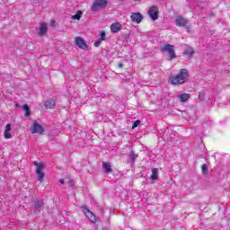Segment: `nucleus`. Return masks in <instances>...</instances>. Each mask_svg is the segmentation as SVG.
Segmentation results:
<instances>
[{
	"instance_id": "obj_1",
	"label": "nucleus",
	"mask_w": 230,
	"mask_h": 230,
	"mask_svg": "<svg viewBox=\"0 0 230 230\" xmlns=\"http://www.w3.org/2000/svg\"><path fill=\"white\" fill-rule=\"evenodd\" d=\"M188 76H190L188 69L182 68L176 75L170 78V84L172 85H182V84H186Z\"/></svg>"
},
{
	"instance_id": "obj_2",
	"label": "nucleus",
	"mask_w": 230,
	"mask_h": 230,
	"mask_svg": "<svg viewBox=\"0 0 230 230\" xmlns=\"http://www.w3.org/2000/svg\"><path fill=\"white\" fill-rule=\"evenodd\" d=\"M109 0H93L92 5L90 6V10L92 12H100V10L107 8Z\"/></svg>"
},
{
	"instance_id": "obj_3",
	"label": "nucleus",
	"mask_w": 230,
	"mask_h": 230,
	"mask_svg": "<svg viewBox=\"0 0 230 230\" xmlns=\"http://www.w3.org/2000/svg\"><path fill=\"white\" fill-rule=\"evenodd\" d=\"M161 51L167 53V58L169 60H173V58H177L175 54V49H173V45L165 44L161 47Z\"/></svg>"
},
{
	"instance_id": "obj_4",
	"label": "nucleus",
	"mask_w": 230,
	"mask_h": 230,
	"mask_svg": "<svg viewBox=\"0 0 230 230\" xmlns=\"http://www.w3.org/2000/svg\"><path fill=\"white\" fill-rule=\"evenodd\" d=\"M33 164L34 166H36L35 172L38 177V181L40 182H42V181H44V175H45L42 170H44L46 165L42 163H38V162H34Z\"/></svg>"
},
{
	"instance_id": "obj_5",
	"label": "nucleus",
	"mask_w": 230,
	"mask_h": 230,
	"mask_svg": "<svg viewBox=\"0 0 230 230\" xmlns=\"http://www.w3.org/2000/svg\"><path fill=\"white\" fill-rule=\"evenodd\" d=\"M82 208H83L84 215H85V217L89 218L92 224H96V222L98 221L96 219V216H94V214L91 210H89V208H87L86 207H82Z\"/></svg>"
},
{
	"instance_id": "obj_6",
	"label": "nucleus",
	"mask_w": 230,
	"mask_h": 230,
	"mask_svg": "<svg viewBox=\"0 0 230 230\" xmlns=\"http://www.w3.org/2000/svg\"><path fill=\"white\" fill-rule=\"evenodd\" d=\"M148 15L152 21H157L159 19V8L155 5L149 8Z\"/></svg>"
},
{
	"instance_id": "obj_7",
	"label": "nucleus",
	"mask_w": 230,
	"mask_h": 230,
	"mask_svg": "<svg viewBox=\"0 0 230 230\" xmlns=\"http://www.w3.org/2000/svg\"><path fill=\"white\" fill-rule=\"evenodd\" d=\"M75 46H78L80 49H89V46L87 45L85 40L82 39V37H76L75 40Z\"/></svg>"
},
{
	"instance_id": "obj_8",
	"label": "nucleus",
	"mask_w": 230,
	"mask_h": 230,
	"mask_svg": "<svg viewBox=\"0 0 230 230\" xmlns=\"http://www.w3.org/2000/svg\"><path fill=\"white\" fill-rule=\"evenodd\" d=\"M42 132H44V128H42V125L37 121H34L32 126V134H42Z\"/></svg>"
},
{
	"instance_id": "obj_9",
	"label": "nucleus",
	"mask_w": 230,
	"mask_h": 230,
	"mask_svg": "<svg viewBox=\"0 0 230 230\" xmlns=\"http://www.w3.org/2000/svg\"><path fill=\"white\" fill-rule=\"evenodd\" d=\"M130 18L132 22H137V24H139V22L143 21V14L140 13H132Z\"/></svg>"
},
{
	"instance_id": "obj_10",
	"label": "nucleus",
	"mask_w": 230,
	"mask_h": 230,
	"mask_svg": "<svg viewBox=\"0 0 230 230\" xmlns=\"http://www.w3.org/2000/svg\"><path fill=\"white\" fill-rule=\"evenodd\" d=\"M175 24H176V26L184 27V26H186V24H188V20H186L185 18H183L181 16H178L175 19Z\"/></svg>"
},
{
	"instance_id": "obj_11",
	"label": "nucleus",
	"mask_w": 230,
	"mask_h": 230,
	"mask_svg": "<svg viewBox=\"0 0 230 230\" xmlns=\"http://www.w3.org/2000/svg\"><path fill=\"white\" fill-rule=\"evenodd\" d=\"M10 130H12V124H7L4 131V139H12V133H10Z\"/></svg>"
},
{
	"instance_id": "obj_12",
	"label": "nucleus",
	"mask_w": 230,
	"mask_h": 230,
	"mask_svg": "<svg viewBox=\"0 0 230 230\" xmlns=\"http://www.w3.org/2000/svg\"><path fill=\"white\" fill-rule=\"evenodd\" d=\"M44 208V201L43 200H36L34 201V213H39L40 209Z\"/></svg>"
},
{
	"instance_id": "obj_13",
	"label": "nucleus",
	"mask_w": 230,
	"mask_h": 230,
	"mask_svg": "<svg viewBox=\"0 0 230 230\" xmlns=\"http://www.w3.org/2000/svg\"><path fill=\"white\" fill-rule=\"evenodd\" d=\"M121 31V23L114 22L111 25V33H118V31Z\"/></svg>"
},
{
	"instance_id": "obj_14",
	"label": "nucleus",
	"mask_w": 230,
	"mask_h": 230,
	"mask_svg": "<svg viewBox=\"0 0 230 230\" xmlns=\"http://www.w3.org/2000/svg\"><path fill=\"white\" fill-rule=\"evenodd\" d=\"M150 179H152L153 181H157V179H159V169H152V174L150 176Z\"/></svg>"
},
{
	"instance_id": "obj_15",
	"label": "nucleus",
	"mask_w": 230,
	"mask_h": 230,
	"mask_svg": "<svg viewBox=\"0 0 230 230\" xmlns=\"http://www.w3.org/2000/svg\"><path fill=\"white\" fill-rule=\"evenodd\" d=\"M46 33H48V26L46 23H41L39 30V35H46Z\"/></svg>"
},
{
	"instance_id": "obj_16",
	"label": "nucleus",
	"mask_w": 230,
	"mask_h": 230,
	"mask_svg": "<svg viewBox=\"0 0 230 230\" xmlns=\"http://www.w3.org/2000/svg\"><path fill=\"white\" fill-rule=\"evenodd\" d=\"M102 168L105 173H111V172H112V165H111V163H103Z\"/></svg>"
},
{
	"instance_id": "obj_17",
	"label": "nucleus",
	"mask_w": 230,
	"mask_h": 230,
	"mask_svg": "<svg viewBox=\"0 0 230 230\" xmlns=\"http://www.w3.org/2000/svg\"><path fill=\"white\" fill-rule=\"evenodd\" d=\"M178 98L181 103H184V102H188L190 100V93H181Z\"/></svg>"
},
{
	"instance_id": "obj_18",
	"label": "nucleus",
	"mask_w": 230,
	"mask_h": 230,
	"mask_svg": "<svg viewBox=\"0 0 230 230\" xmlns=\"http://www.w3.org/2000/svg\"><path fill=\"white\" fill-rule=\"evenodd\" d=\"M55 100L49 99L45 102V108L47 109H55Z\"/></svg>"
},
{
	"instance_id": "obj_19",
	"label": "nucleus",
	"mask_w": 230,
	"mask_h": 230,
	"mask_svg": "<svg viewBox=\"0 0 230 230\" xmlns=\"http://www.w3.org/2000/svg\"><path fill=\"white\" fill-rule=\"evenodd\" d=\"M195 53V50L191 47H187L184 50V55H187V57H193Z\"/></svg>"
},
{
	"instance_id": "obj_20",
	"label": "nucleus",
	"mask_w": 230,
	"mask_h": 230,
	"mask_svg": "<svg viewBox=\"0 0 230 230\" xmlns=\"http://www.w3.org/2000/svg\"><path fill=\"white\" fill-rule=\"evenodd\" d=\"M82 11H77L75 15L72 16L73 20L80 21L82 19Z\"/></svg>"
},
{
	"instance_id": "obj_21",
	"label": "nucleus",
	"mask_w": 230,
	"mask_h": 230,
	"mask_svg": "<svg viewBox=\"0 0 230 230\" xmlns=\"http://www.w3.org/2000/svg\"><path fill=\"white\" fill-rule=\"evenodd\" d=\"M22 110H23L24 112H25L24 116H25L26 118H28V117L30 116V114H31V112H30V106H28V104H24V105L22 106Z\"/></svg>"
},
{
	"instance_id": "obj_22",
	"label": "nucleus",
	"mask_w": 230,
	"mask_h": 230,
	"mask_svg": "<svg viewBox=\"0 0 230 230\" xmlns=\"http://www.w3.org/2000/svg\"><path fill=\"white\" fill-rule=\"evenodd\" d=\"M202 173H203L204 175H208V164H204L202 165Z\"/></svg>"
},
{
	"instance_id": "obj_23",
	"label": "nucleus",
	"mask_w": 230,
	"mask_h": 230,
	"mask_svg": "<svg viewBox=\"0 0 230 230\" xmlns=\"http://www.w3.org/2000/svg\"><path fill=\"white\" fill-rule=\"evenodd\" d=\"M106 37L105 31H102L99 37V40H105Z\"/></svg>"
},
{
	"instance_id": "obj_24",
	"label": "nucleus",
	"mask_w": 230,
	"mask_h": 230,
	"mask_svg": "<svg viewBox=\"0 0 230 230\" xmlns=\"http://www.w3.org/2000/svg\"><path fill=\"white\" fill-rule=\"evenodd\" d=\"M137 155H136V154L132 153V154L130 155V159H131V161H132L133 163L136 162V159H137Z\"/></svg>"
},
{
	"instance_id": "obj_25",
	"label": "nucleus",
	"mask_w": 230,
	"mask_h": 230,
	"mask_svg": "<svg viewBox=\"0 0 230 230\" xmlns=\"http://www.w3.org/2000/svg\"><path fill=\"white\" fill-rule=\"evenodd\" d=\"M139 125H141V121L140 120H136L133 124V128H136V127H139Z\"/></svg>"
},
{
	"instance_id": "obj_26",
	"label": "nucleus",
	"mask_w": 230,
	"mask_h": 230,
	"mask_svg": "<svg viewBox=\"0 0 230 230\" xmlns=\"http://www.w3.org/2000/svg\"><path fill=\"white\" fill-rule=\"evenodd\" d=\"M100 44H101V42H100V41H95V42H94V46H95V48H99Z\"/></svg>"
},
{
	"instance_id": "obj_27",
	"label": "nucleus",
	"mask_w": 230,
	"mask_h": 230,
	"mask_svg": "<svg viewBox=\"0 0 230 230\" xmlns=\"http://www.w3.org/2000/svg\"><path fill=\"white\" fill-rule=\"evenodd\" d=\"M188 33H193V31L190 30V27H187Z\"/></svg>"
},
{
	"instance_id": "obj_28",
	"label": "nucleus",
	"mask_w": 230,
	"mask_h": 230,
	"mask_svg": "<svg viewBox=\"0 0 230 230\" xmlns=\"http://www.w3.org/2000/svg\"><path fill=\"white\" fill-rule=\"evenodd\" d=\"M59 182H60V184H64V182H65L64 179H60Z\"/></svg>"
},
{
	"instance_id": "obj_29",
	"label": "nucleus",
	"mask_w": 230,
	"mask_h": 230,
	"mask_svg": "<svg viewBox=\"0 0 230 230\" xmlns=\"http://www.w3.org/2000/svg\"><path fill=\"white\" fill-rule=\"evenodd\" d=\"M118 66H119V67H123V64L119 63V64L118 65Z\"/></svg>"
},
{
	"instance_id": "obj_30",
	"label": "nucleus",
	"mask_w": 230,
	"mask_h": 230,
	"mask_svg": "<svg viewBox=\"0 0 230 230\" xmlns=\"http://www.w3.org/2000/svg\"><path fill=\"white\" fill-rule=\"evenodd\" d=\"M51 26H55V21L51 22Z\"/></svg>"
},
{
	"instance_id": "obj_31",
	"label": "nucleus",
	"mask_w": 230,
	"mask_h": 230,
	"mask_svg": "<svg viewBox=\"0 0 230 230\" xmlns=\"http://www.w3.org/2000/svg\"><path fill=\"white\" fill-rule=\"evenodd\" d=\"M200 96H203L202 93H199V98H200Z\"/></svg>"
},
{
	"instance_id": "obj_32",
	"label": "nucleus",
	"mask_w": 230,
	"mask_h": 230,
	"mask_svg": "<svg viewBox=\"0 0 230 230\" xmlns=\"http://www.w3.org/2000/svg\"><path fill=\"white\" fill-rule=\"evenodd\" d=\"M135 1H141V0H135Z\"/></svg>"
}]
</instances>
